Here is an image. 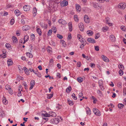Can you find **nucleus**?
Wrapping results in <instances>:
<instances>
[{
  "label": "nucleus",
  "instance_id": "864d4df0",
  "mask_svg": "<svg viewBox=\"0 0 126 126\" xmlns=\"http://www.w3.org/2000/svg\"><path fill=\"white\" fill-rule=\"evenodd\" d=\"M98 83L99 86L102 85H103V81L101 80L99 81Z\"/></svg>",
  "mask_w": 126,
  "mask_h": 126
},
{
  "label": "nucleus",
  "instance_id": "aec40b11",
  "mask_svg": "<svg viewBox=\"0 0 126 126\" xmlns=\"http://www.w3.org/2000/svg\"><path fill=\"white\" fill-rule=\"evenodd\" d=\"M86 110L87 114L90 115L91 114V111L90 109L88 107H86Z\"/></svg>",
  "mask_w": 126,
  "mask_h": 126
},
{
  "label": "nucleus",
  "instance_id": "e2e57ef3",
  "mask_svg": "<svg viewBox=\"0 0 126 126\" xmlns=\"http://www.w3.org/2000/svg\"><path fill=\"white\" fill-rule=\"evenodd\" d=\"M53 63V59H50L49 62V64H52Z\"/></svg>",
  "mask_w": 126,
  "mask_h": 126
},
{
  "label": "nucleus",
  "instance_id": "680f3d73",
  "mask_svg": "<svg viewBox=\"0 0 126 126\" xmlns=\"http://www.w3.org/2000/svg\"><path fill=\"white\" fill-rule=\"evenodd\" d=\"M56 76L59 78H60L61 77L60 74L59 73H57L56 74Z\"/></svg>",
  "mask_w": 126,
  "mask_h": 126
},
{
  "label": "nucleus",
  "instance_id": "4d7b16f0",
  "mask_svg": "<svg viewBox=\"0 0 126 126\" xmlns=\"http://www.w3.org/2000/svg\"><path fill=\"white\" fill-rule=\"evenodd\" d=\"M72 37L70 33L68 34V36L67 37L68 40H70L71 39Z\"/></svg>",
  "mask_w": 126,
  "mask_h": 126
},
{
  "label": "nucleus",
  "instance_id": "de8ad7c7",
  "mask_svg": "<svg viewBox=\"0 0 126 126\" xmlns=\"http://www.w3.org/2000/svg\"><path fill=\"white\" fill-rule=\"evenodd\" d=\"M8 90L9 91V93L11 95H12L13 94V91L12 90L11 88L10 89Z\"/></svg>",
  "mask_w": 126,
  "mask_h": 126
},
{
  "label": "nucleus",
  "instance_id": "79ce46f5",
  "mask_svg": "<svg viewBox=\"0 0 126 126\" xmlns=\"http://www.w3.org/2000/svg\"><path fill=\"white\" fill-rule=\"evenodd\" d=\"M121 29L123 31H126V27L125 26H122L121 27Z\"/></svg>",
  "mask_w": 126,
  "mask_h": 126
},
{
  "label": "nucleus",
  "instance_id": "393cba45",
  "mask_svg": "<svg viewBox=\"0 0 126 126\" xmlns=\"http://www.w3.org/2000/svg\"><path fill=\"white\" fill-rule=\"evenodd\" d=\"M12 38L14 43H16L18 42L17 38L16 37L13 36Z\"/></svg>",
  "mask_w": 126,
  "mask_h": 126
},
{
  "label": "nucleus",
  "instance_id": "1a4fd4ad",
  "mask_svg": "<svg viewBox=\"0 0 126 126\" xmlns=\"http://www.w3.org/2000/svg\"><path fill=\"white\" fill-rule=\"evenodd\" d=\"M110 39L111 41L112 42H114L116 40L115 36L113 35H111L110 36Z\"/></svg>",
  "mask_w": 126,
  "mask_h": 126
},
{
  "label": "nucleus",
  "instance_id": "ea45409f",
  "mask_svg": "<svg viewBox=\"0 0 126 126\" xmlns=\"http://www.w3.org/2000/svg\"><path fill=\"white\" fill-rule=\"evenodd\" d=\"M97 92L100 96H102L103 94L102 92L100 90H98L97 91Z\"/></svg>",
  "mask_w": 126,
  "mask_h": 126
},
{
  "label": "nucleus",
  "instance_id": "bf43d9fd",
  "mask_svg": "<svg viewBox=\"0 0 126 126\" xmlns=\"http://www.w3.org/2000/svg\"><path fill=\"white\" fill-rule=\"evenodd\" d=\"M123 72L122 70H120L119 71V74L120 76H122L123 74Z\"/></svg>",
  "mask_w": 126,
  "mask_h": 126
},
{
  "label": "nucleus",
  "instance_id": "2f4dec72",
  "mask_svg": "<svg viewBox=\"0 0 126 126\" xmlns=\"http://www.w3.org/2000/svg\"><path fill=\"white\" fill-rule=\"evenodd\" d=\"M67 101L68 104L70 106H72L73 105V102L72 101L70 100L69 99H68Z\"/></svg>",
  "mask_w": 126,
  "mask_h": 126
},
{
  "label": "nucleus",
  "instance_id": "5701e85b",
  "mask_svg": "<svg viewBox=\"0 0 126 126\" xmlns=\"http://www.w3.org/2000/svg\"><path fill=\"white\" fill-rule=\"evenodd\" d=\"M86 33L89 36H91L93 34V32L91 31H88L86 32Z\"/></svg>",
  "mask_w": 126,
  "mask_h": 126
},
{
  "label": "nucleus",
  "instance_id": "b1692460",
  "mask_svg": "<svg viewBox=\"0 0 126 126\" xmlns=\"http://www.w3.org/2000/svg\"><path fill=\"white\" fill-rule=\"evenodd\" d=\"M49 113L48 114L47 113L45 114L43 113L42 114V116L43 117H49Z\"/></svg>",
  "mask_w": 126,
  "mask_h": 126
},
{
  "label": "nucleus",
  "instance_id": "a18cd8bd",
  "mask_svg": "<svg viewBox=\"0 0 126 126\" xmlns=\"http://www.w3.org/2000/svg\"><path fill=\"white\" fill-rule=\"evenodd\" d=\"M95 49L97 51H98L99 50V48L98 46H94Z\"/></svg>",
  "mask_w": 126,
  "mask_h": 126
},
{
  "label": "nucleus",
  "instance_id": "e433bc0d",
  "mask_svg": "<svg viewBox=\"0 0 126 126\" xmlns=\"http://www.w3.org/2000/svg\"><path fill=\"white\" fill-rule=\"evenodd\" d=\"M27 55L29 58H32L33 57V55L32 54L29 52H27L26 53Z\"/></svg>",
  "mask_w": 126,
  "mask_h": 126
},
{
  "label": "nucleus",
  "instance_id": "f8f14e48",
  "mask_svg": "<svg viewBox=\"0 0 126 126\" xmlns=\"http://www.w3.org/2000/svg\"><path fill=\"white\" fill-rule=\"evenodd\" d=\"M49 117L50 116L55 117L56 116V113L50 111L49 112Z\"/></svg>",
  "mask_w": 126,
  "mask_h": 126
},
{
  "label": "nucleus",
  "instance_id": "09e8293b",
  "mask_svg": "<svg viewBox=\"0 0 126 126\" xmlns=\"http://www.w3.org/2000/svg\"><path fill=\"white\" fill-rule=\"evenodd\" d=\"M31 39L32 40H33L34 39L35 37L34 35L33 34H32L31 35Z\"/></svg>",
  "mask_w": 126,
  "mask_h": 126
},
{
  "label": "nucleus",
  "instance_id": "0e129e2a",
  "mask_svg": "<svg viewBox=\"0 0 126 126\" xmlns=\"http://www.w3.org/2000/svg\"><path fill=\"white\" fill-rule=\"evenodd\" d=\"M29 37L28 36L26 35L24 37V39H25L27 40V41H28L29 39Z\"/></svg>",
  "mask_w": 126,
  "mask_h": 126
},
{
  "label": "nucleus",
  "instance_id": "58836bf2",
  "mask_svg": "<svg viewBox=\"0 0 126 126\" xmlns=\"http://www.w3.org/2000/svg\"><path fill=\"white\" fill-rule=\"evenodd\" d=\"M108 28L107 27H103V31L104 32H106L108 30Z\"/></svg>",
  "mask_w": 126,
  "mask_h": 126
},
{
  "label": "nucleus",
  "instance_id": "cd10ccee",
  "mask_svg": "<svg viewBox=\"0 0 126 126\" xmlns=\"http://www.w3.org/2000/svg\"><path fill=\"white\" fill-rule=\"evenodd\" d=\"M47 51L49 52H52V48L48 46L47 47Z\"/></svg>",
  "mask_w": 126,
  "mask_h": 126
},
{
  "label": "nucleus",
  "instance_id": "423d86ee",
  "mask_svg": "<svg viewBox=\"0 0 126 126\" xmlns=\"http://www.w3.org/2000/svg\"><path fill=\"white\" fill-rule=\"evenodd\" d=\"M35 84V82L33 80H32L31 81L30 84V90L32 89L33 87L34 86V85Z\"/></svg>",
  "mask_w": 126,
  "mask_h": 126
},
{
  "label": "nucleus",
  "instance_id": "4c0bfd02",
  "mask_svg": "<svg viewBox=\"0 0 126 126\" xmlns=\"http://www.w3.org/2000/svg\"><path fill=\"white\" fill-rule=\"evenodd\" d=\"M71 86H70L68 87L66 89V91L68 93L70 92L71 90Z\"/></svg>",
  "mask_w": 126,
  "mask_h": 126
},
{
  "label": "nucleus",
  "instance_id": "473e14b6",
  "mask_svg": "<svg viewBox=\"0 0 126 126\" xmlns=\"http://www.w3.org/2000/svg\"><path fill=\"white\" fill-rule=\"evenodd\" d=\"M124 105L122 104H119L118 105V107L120 109H122L124 107Z\"/></svg>",
  "mask_w": 126,
  "mask_h": 126
},
{
  "label": "nucleus",
  "instance_id": "c85d7f7f",
  "mask_svg": "<svg viewBox=\"0 0 126 126\" xmlns=\"http://www.w3.org/2000/svg\"><path fill=\"white\" fill-rule=\"evenodd\" d=\"M74 18L75 21L76 22H78L79 20L78 18V16L77 15H75L74 16Z\"/></svg>",
  "mask_w": 126,
  "mask_h": 126
},
{
  "label": "nucleus",
  "instance_id": "13d9d810",
  "mask_svg": "<svg viewBox=\"0 0 126 126\" xmlns=\"http://www.w3.org/2000/svg\"><path fill=\"white\" fill-rule=\"evenodd\" d=\"M14 23V19H12L10 21V24L11 25H13Z\"/></svg>",
  "mask_w": 126,
  "mask_h": 126
},
{
  "label": "nucleus",
  "instance_id": "7c9ffc66",
  "mask_svg": "<svg viewBox=\"0 0 126 126\" xmlns=\"http://www.w3.org/2000/svg\"><path fill=\"white\" fill-rule=\"evenodd\" d=\"M36 31L37 33L39 34L40 35H41L42 32L41 30L39 28H37L36 30Z\"/></svg>",
  "mask_w": 126,
  "mask_h": 126
},
{
  "label": "nucleus",
  "instance_id": "4468645a",
  "mask_svg": "<svg viewBox=\"0 0 126 126\" xmlns=\"http://www.w3.org/2000/svg\"><path fill=\"white\" fill-rule=\"evenodd\" d=\"M102 59L104 61L106 62H109V59H108L104 55H102L101 56Z\"/></svg>",
  "mask_w": 126,
  "mask_h": 126
},
{
  "label": "nucleus",
  "instance_id": "412c9836",
  "mask_svg": "<svg viewBox=\"0 0 126 126\" xmlns=\"http://www.w3.org/2000/svg\"><path fill=\"white\" fill-rule=\"evenodd\" d=\"M15 15L17 16H19L20 14V13L18 10H16L15 11Z\"/></svg>",
  "mask_w": 126,
  "mask_h": 126
},
{
  "label": "nucleus",
  "instance_id": "6ab92c4d",
  "mask_svg": "<svg viewBox=\"0 0 126 126\" xmlns=\"http://www.w3.org/2000/svg\"><path fill=\"white\" fill-rule=\"evenodd\" d=\"M3 103L4 104L6 105L8 103V101L7 100L5 97L3 96L2 98Z\"/></svg>",
  "mask_w": 126,
  "mask_h": 126
},
{
  "label": "nucleus",
  "instance_id": "6e6552de",
  "mask_svg": "<svg viewBox=\"0 0 126 126\" xmlns=\"http://www.w3.org/2000/svg\"><path fill=\"white\" fill-rule=\"evenodd\" d=\"M79 27L80 30L83 31L84 30V27L83 24L82 23H80L79 24Z\"/></svg>",
  "mask_w": 126,
  "mask_h": 126
},
{
  "label": "nucleus",
  "instance_id": "c756f323",
  "mask_svg": "<svg viewBox=\"0 0 126 126\" xmlns=\"http://www.w3.org/2000/svg\"><path fill=\"white\" fill-rule=\"evenodd\" d=\"M26 20V19L25 18H23L21 20V23L23 25L25 23V22Z\"/></svg>",
  "mask_w": 126,
  "mask_h": 126
},
{
  "label": "nucleus",
  "instance_id": "f3484780",
  "mask_svg": "<svg viewBox=\"0 0 126 126\" xmlns=\"http://www.w3.org/2000/svg\"><path fill=\"white\" fill-rule=\"evenodd\" d=\"M23 69L24 70L25 73L27 75H29L30 73L29 71L28 70L27 68L26 67H23Z\"/></svg>",
  "mask_w": 126,
  "mask_h": 126
},
{
  "label": "nucleus",
  "instance_id": "338daca9",
  "mask_svg": "<svg viewBox=\"0 0 126 126\" xmlns=\"http://www.w3.org/2000/svg\"><path fill=\"white\" fill-rule=\"evenodd\" d=\"M19 91H21L22 90V88L21 86H19L18 89Z\"/></svg>",
  "mask_w": 126,
  "mask_h": 126
},
{
  "label": "nucleus",
  "instance_id": "f257e3e1",
  "mask_svg": "<svg viewBox=\"0 0 126 126\" xmlns=\"http://www.w3.org/2000/svg\"><path fill=\"white\" fill-rule=\"evenodd\" d=\"M126 6V4L124 3H121L118 5V7L121 9L124 10L125 9Z\"/></svg>",
  "mask_w": 126,
  "mask_h": 126
},
{
  "label": "nucleus",
  "instance_id": "37998d69",
  "mask_svg": "<svg viewBox=\"0 0 126 126\" xmlns=\"http://www.w3.org/2000/svg\"><path fill=\"white\" fill-rule=\"evenodd\" d=\"M100 36V34L99 33H98L96 34L95 38V39H98Z\"/></svg>",
  "mask_w": 126,
  "mask_h": 126
},
{
  "label": "nucleus",
  "instance_id": "dca6fc26",
  "mask_svg": "<svg viewBox=\"0 0 126 126\" xmlns=\"http://www.w3.org/2000/svg\"><path fill=\"white\" fill-rule=\"evenodd\" d=\"M7 63L8 65V66L12 65L13 64V63L12 60H11L9 59L7 60Z\"/></svg>",
  "mask_w": 126,
  "mask_h": 126
},
{
  "label": "nucleus",
  "instance_id": "f704fd0d",
  "mask_svg": "<svg viewBox=\"0 0 126 126\" xmlns=\"http://www.w3.org/2000/svg\"><path fill=\"white\" fill-rule=\"evenodd\" d=\"M87 43V42L86 41H85L84 43H82L81 45H80V48L82 49L84 47V46Z\"/></svg>",
  "mask_w": 126,
  "mask_h": 126
},
{
  "label": "nucleus",
  "instance_id": "3c124183",
  "mask_svg": "<svg viewBox=\"0 0 126 126\" xmlns=\"http://www.w3.org/2000/svg\"><path fill=\"white\" fill-rule=\"evenodd\" d=\"M52 30L51 29L49 30L48 31V34H47L48 35H51L52 34Z\"/></svg>",
  "mask_w": 126,
  "mask_h": 126
},
{
  "label": "nucleus",
  "instance_id": "6e6d98bb",
  "mask_svg": "<svg viewBox=\"0 0 126 126\" xmlns=\"http://www.w3.org/2000/svg\"><path fill=\"white\" fill-rule=\"evenodd\" d=\"M18 68L19 69V70L20 71V72H22V71H23V69L22 68H21V66L19 65L18 66Z\"/></svg>",
  "mask_w": 126,
  "mask_h": 126
},
{
  "label": "nucleus",
  "instance_id": "bb28decb",
  "mask_svg": "<svg viewBox=\"0 0 126 126\" xmlns=\"http://www.w3.org/2000/svg\"><path fill=\"white\" fill-rule=\"evenodd\" d=\"M4 116V114L3 111L1 110V109H0V116L1 117H3Z\"/></svg>",
  "mask_w": 126,
  "mask_h": 126
},
{
  "label": "nucleus",
  "instance_id": "69168bd1",
  "mask_svg": "<svg viewBox=\"0 0 126 126\" xmlns=\"http://www.w3.org/2000/svg\"><path fill=\"white\" fill-rule=\"evenodd\" d=\"M79 41L81 42V43L82 44L84 43L85 42V41L82 38L81 39V40H80Z\"/></svg>",
  "mask_w": 126,
  "mask_h": 126
},
{
  "label": "nucleus",
  "instance_id": "2eb2a0df",
  "mask_svg": "<svg viewBox=\"0 0 126 126\" xmlns=\"http://www.w3.org/2000/svg\"><path fill=\"white\" fill-rule=\"evenodd\" d=\"M37 10L36 7H34L33 9V16L34 17L36 15Z\"/></svg>",
  "mask_w": 126,
  "mask_h": 126
},
{
  "label": "nucleus",
  "instance_id": "774afa93",
  "mask_svg": "<svg viewBox=\"0 0 126 126\" xmlns=\"http://www.w3.org/2000/svg\"><path fill=\"white\" fill-rule=\"evenodd\" d=\"M93 7L95 8H97L98 7H99V6L98 5H97L95 3H94L93 4Z\"/></svg>",
  "mask_w": 126,
  "mask_h": 126
},
{
  "label": "nucleus",
  "instance_id": "a878e982",
  "mask_svg": "<svg viewBox=\"0 0 126 126\" xmlns=\"http://www.w3.org/2000/svg\"><path fill=\"white\" fill-rule=\"evenodd\" d=\"M77 80L79 83H81L82 82L83 79L81 77H78L77 78Z\"/></svg>",
  "mask_w": 126,
  "mask_h": 126
},
{
  "label": "nucleus",
  "instance_id": "052dcab7",
  "mask_svg": "<svg viewBox=\"0 0 126 126\" xmlns=\"http://www.w3.org/2000/svg\"><path fill=\"white\" fill-rule=\"evenodd\" d=\"M52 29H53V32L54 33H55L56 32V28L55 27H52Z\"/></svg>",
  "mask_w": 126,
  "mask_h": 126
},
{
  "label": "nucleus",
  "instance_id": "7ed1b4c3",
  "mask_svg": "<svg viewBox=\"0 0 126 126\" xmlns=\"http://www.w3.org/2000/svg\"><path fill=\"white\" fill-rule=\"evenodd\" d=\"M59 119L57 118L52 119L51 120V122L54 124H57L59 122Z\"/></svg>",
  "mask_w": 126,
  "mask_h": 126
},
{
  "label": "nucleus",
  "instance_id": "9b49d317",
  "mask_svg": "<svg viewBox=\"0 0 126 126\" xmlns=\"http://www.w3.org/2000/svg\"><path fill=\"white\" fill-rule=\"evenodd\" d=\"M69 30L70 32H71L73 30L72 25V22H69L68 24Z\"/></svg>",
  "mask_w": 126,
  "mask_h": 126
},
{
  "label": "nucleus",
  "instance_id": "4be33fe9",
  "mask_svg": "<svg viewBox=\"0 0 126 126\" xmlns=\"http://www.w3.org/2000/svg\"><path fill=\"white\" fill-rule=\"evenodd\" d=\"M76 8L77 11L80 12L81 10L80 6L78 4H76Z\"/></svg>",
  "mask_w": 126,
  "mask_h": 126
},
{
  "label": "nucleus",
  "instance_id": "0eeeda50",
  "mask_svg": "<svg viewBox=\"0 0 126 126\" xmlns=\"http://www.w3.org/2000/svg\"><path fill=\"white\" fill-rule=\"evenodd\" d=\"M24 10L25 11H28L30 10V6L29 5H26L23 7Z\"/></svg>",
  "mask_w": 126,
  "mask_h": 126
},
{
  "label": "nucleus",
  "instance_id": "20e7f679",
  "mask_svg": "<svg viewBox=\"0 0 126 126\" xmlns=\"http://www.w3.org/2000/svg\"><path fill=\"white\" fill-rule=\"evenodd\" d=\"M84 20L85 22L86 23H88L90 22V19L88 16L86 15H85L84 16Z\"/></svg>",
  "mask_w": 126,
  "mask_h": 126
},
{
  "label": "nucleus",
  "instance_id": "603ef678",
  "mask_svg": "<svg viewBox=\"0 0 126 126\" xmlns=\"http://www.w3.org/2000/svg\"><path fill=\"white\" fill-rule=\"evenodd\" d=\"M72 97L75 100H76L77 99V98L75 96V94H73L72 95Z\"/></svg>",
  "mask_w": 126,
  "mask_h": 126
},
{
  "label": "nucleus",
  "instance_id": "f03ea898",
  "mask_svg": "<svg viewBox=\"0 0 126 126\" xmlns=\"http://www.w3.org/2000/svg\"><path fill=\"white\" fill-rule=\"evenodd\" d=\"M93 112L96 115L99 116L101 115L100 112L97 109L94 108L93 109Z\"/></svg>",
  "mask_w": 126,
  "mask_h": 126
},
{
  "label": "nucleus",
  "instance_id": "a19ab883",
  "mask_svg": "<svg viewBox=\"0 0 126 126\" xmlns=\"http://www.w3.org/2000/svg\"><path fill=\"white\" fill-rule=\"evenodd\" d=\"M47 98L48 99L51 98L53 96V94H47Z\"/></svg>",
  "mask_w": 126,
  "mask_h": 126
},
{
  "label": "nucleus",
  "instance_id": "5fc2aeb1",
  "mask_svg": "<svg viewBox=\"0 0 126 126\" xmlns=\"http://www.w3.org/2000/svg\"><path fill=\"white\" fill-rule=\"evenodd\" d=\"M5 46L7 48H10V45L9 44L6 43L5 44Z\"/></svg>",
  "mask_w": 126,
  "mask_h": 126
},
{
  "label": "nucleus",
  "instance_id": "8fccbe9b",
  "mask_svg": "<svg viewBox=\"0 0 126 126\" xmlns=\"http://www.w3.org/2000/svg\"><path fill=\"white\" fill-rule=\"evenodd\" d=\"M11 88L10 85H7L5 86V88L7 90H9Z\"/></svg>",
  "mask_w": 126,
  "mask_h": 126
},
{
  "label": "nucleus",
  "instance_id": "a211bd4d",
  "mask_svg": "<svg viewBox=\"0 0 126 126\" xmlns=\"http://www.w3.org/2000/svg\"><path fill=\"white\" fill-rule=\"evenodd\" d=\"M22 30L24 31H26L29 29V28L28 25H26L23 26L22 28Z\"/></svg>",
  "mask_w": 126,
  "mask_h": 126
},
{
  "label": "nucleus",
  "instance_id": "72a5a7b5",
  "mask_svg": "<svg viewBox=\"0 0 126 126\" xmlns=\"http://www.w3.org/2000/svg\"><path fill=\"white\" fill-rule=\"evenodd\" d=\"M118 67L120 70H123L124 69V67L123 65L119 64L118 65Z\"/></svg>",
  "mask_w": 126,
  "mask_h": 126
},
{
  "label": "nucleus",
  "instance_id": "39448f33",
  "mask_svg": "<svg viewBox=\"0 0 126 126\" xmlns=\"http://www.w3.org/2000/svg\"><path fill=\"white\" fill-rule=\"evenodd\" d=\"M61 6L62 7L66 6L68 4V2L66 0H63L60 4Z\"/></svg>",
  "mask_w": 126,
  "mask_h": 126
},
{
  "label": "nucleus",
  "instance_id": "49530a36",
  "mask_svg": "<svg viewBox=\"0 0 126 126\" xmlns=\"http://www.w3.org/2000/svg\"><path fill=\"white\" fill-rule=\"evenodd\" d=\"M34 73L36 75L39 77L40 78L41 77V74L39 73H37L36 72H35Z\"/></svg>",
  "mask_w": 126,
  "mask_h": 126
},
{
  "label": "nucleus",
  "instance_id": "9d476101",
  "mask_svg": "<svg viewBox=\"0 0 126 126\" xmlns=\"http://www.w3.org/2000/svg\"><path fill=\"white\" fill-rule=\"evenodd\" d=\"M58 22L64 25L66 24V21L62 19H60L58 20Z\"/></svg>",
  "mask_w": 126,
  "mask_h": 126
},
{
  "label": "nucleus",
  "instance_id": "c9c22d12",
  "mask_svg": "<svg viewBox=\"0 0 126 126\" xmlns=\"http://www.w3.org/2000/svg\"><path fill=\"white\" fill-rule=\"evenodd\" d=\"M61 44H62L63 46L64 47H65L66 44L65 41L63 40H61L60 41Z\"/></svg>",
  "mask_w": 126,
  "mask_h": 126
},
{
  "label": "nucleus",
  "instance_id": "ddd939ff",
  "mask_svg": "<svg viewBox=\"0 0 126 126\" xmlns=\"http://www.w3.org/2000/svg\"><path fill=\"white\" fill-rule=\"evenodd\" d=\"M87 41L90 43H95V40L94 39L91 38H89L87 39Z\"/></svg>",
  "mask_w": 126,
  "mask_h": 126
},
{
  "label": "nucleus",
  "instance_id": "c03bdc74",
  "mask_svg": "<svg viewBox=\"0 0 126 126\" xmlns=\"http://www.w3.org/2000/svg\"><path fill=\"white\" fill-rule=\"evenodd\" d=\"M57 36L59 39H62L63 38V37L62 35L59 34H57Z\"/></svg>",
  "mask_w": 126,
  "mask_h": 126
}]
</instances>
